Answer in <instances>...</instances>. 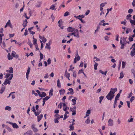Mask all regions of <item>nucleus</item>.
Masks as SVG:
<instances>
[{"mask_svg":"<svg viewBox=\"0 0 135 135\" xmlns=\"http://www.w3.org/2000/svg\"><path fill=\"white\" fill-rule=\"evenodd\" d=\"M6 87L5 86H3L1 87L0 90V94H2L5 90Z\"/></svg>","mask_w":135,"mask_h":135,"instance_id":"nucleus-16","label":"nucleus"},{"mask_svg":"<svg viewBox=\"0 0 135 135\" xmlns=\"http://www.w3.org/2000/svg\"><path fill=\"white\" fill-rule=\"evenodd\" d=\"M11 23V21L10 20H8L7 22L6 23V24L8 26H9Z\"/></svg>","mask_w":135,"mask_h":135,"instance_id":"nucleus-59","label":"nucleus"},{"mask_svg":"<svg viewBox=\"0 0 135 135\" xmlns=\"http://www.w3.org/2000/svg\"><path fill=\"white\" fill-rule=\"evenodd\" d=\"M74 69V67H72V65H71L70 66V68L69 70V71H73V69Z\"/></svg>","mask_w":135,"mask_h":135,"instance_id":"nucleus-49","label":"nucleus"},{"mask_svg":"<svg viewBox=\"0 0 135 135\" xmlns=\"http://www.w3.org/2000/svg\"><path fill=\"white\" fill-rule=\"evenodd\" d=\"M132 95H133V93L132 92H131V93H130L128 95L127 97V98H130L131 97H132Z\"/></svg>","mask_w":135,"mask_h":135,"instance_id":"nucleus-56","label":"nucleus"},{"mask_svg":"<svg viewBox=\"0 0 135 135\" xmlns=\"http://www.w3.org/2000/svg\"><path fill=\"white\" fill-rule=\"evenodd\" d=\"M47 41V40L44 36L42 37V41L44 43L46 42Z\"/></svg>","mask_w":135,"mask_h":135,"instance_id":"nucleus-43","label":"nucleus"},{"mask_svg":"<svg viewBox=\"0 0 135 135\" xmlns=\"http://www.w3.org/2000/svg\"><path fill=\"white\" fill-rule=\"evenodd\" d=\"M70 76V74L69 73L66 74H65V76L67 78H69Z\"/></svg>","mask_w":135,"mask_h":135,"instance_id":"nucleus-54","label":"nucleus"},{"mask_svg":"<svg viewBox=\"0 0 135 135\" xmlns=\"http://www.w3.org/2000/svg\"><path fill=\"white\" fill-rule=\"evenodd\" d=\"M133 12V10L132 9H130L128 11V13H132Z\"/></svg>","mask_w":135,"mask_h":135,"instance_id":"nucleus-58","label":"nucleus"},{"mask_svg":"<svg viewBox=\"0 0 135 135\" xmlns=\"http://www.w3.org/2000/svg\"><path fill=\"white\" fill-rule=\"evenodd\" d=\"M74 17L80 20L82 19L81 18L80 15H79L78 16H76L75 15L74 16Z\"/></svg>","mask_w":135,"mask_h":135,"instance_id":"nucleus-33","label":"nucleus"},{"mask_svg":"<svg viewBox=\"0 0 135 135\" xmlns=\"http://www.w3.org/2000/svg\"><path fill=\"white\" fill-rule=\"evenodd\" d=\"M34 132H38V130L36 127L32 129Z\"/></svg>","mask_w":135,"mask_h":135,"instance_id":"nucleus-55","label":"nucleus"},{"mask_svg":"<svg viewBox=\"0 0 135 135\" xmlns=\"http://www.w3.org/2000/svg\"><path fill=\"white\" fill-rule=\"evenodd\" d=\"M67 31L69 32H75V31H78L77 29H75L74 28L72 27H69L67 29Z\"/></svg>","mask_w":135,"mask_h":135,"instance_id":"nucleus-4","label":"nucleus"},{"mask_svg":"<svg viewBox=\"0 0 135 135\" xmlns=\"http://www.w3.org/2000/svg\"><path fill=\"white\" fill-rule=\"evenodd\" d=\"M68 117V116L67 115V114H65L64 117L63 118V120H64L66 119Z\"/></svg>","mask_w":135,"mask_h":135,"instance_id":"nucleus-64","label":"nucleus"},{"mask_svg":"<svg viewBox=\"0 0 135 135\" xmlns=\"http://www.w3.org/2000/svg\"><path fill=\"white\" fill-rule=\"evenodd\" d=\"M43 117V115L42 114H41L40 115L37 116V121L38 122L40 121Z\"/></svg>","mask_w":135,"mask_h":135,"instance_id":"nucleus-14","label":"nucleus"},{"mask_svg":"<svg viewBox=\"0 0 135 135\" xmlns=\"http://www.w3.org/2000/svg\"><path fill=\"white\" fill-rule=\"evenodd\" d=\"M120 43V44H123L126 45L127 43L126 38H123L122 39H121Z\"/></svg>","mask_w":135,"mask_h":135,"instance_id":"nucleus-7","label":"nucleus"},{"mask_svg":"<svg viewBox=\"0 0 135 135\" xmlns=\"http://www.w3.org/2000/svg\"><path fill=\"white\" fill-rule=\"evenodd\" d=\"M135 48H134L131 51V55L132 57L133 56L135 55Z\"/></svg>","mask_w":135,"mask_h":135,"instance_id":"nucleus-13","label":"nucleus"},{"mask_svg":"<svg viewBox=\"0 0 135 135\" xmlns=\"http://www.w3.org/2000/svg\"><path fill=\"white\" fill-rule=\"evenodd\" d=\"M126 62H125L123 61L122 63V68L123 69L125 67Z\"/></svg>","mask_w":135,"mask_h":135,"instance_id":"nucleus-29","label":"nucleus"},{"mask_svg":"<svg viewBox=\"0 0 135 135\" xmlns=\"http://www.w3.org/2000/svg\"><path fill=\"white\" fill-rule=\"evenodd\" d=\"M68 90L70 91V94L71 95H73L74 93V91L72 88H69Z\"/></svg>","mask_w":135,"mask_h":135,"instance_id":"nucleus-25","label":"nucleus"},{"mask_svg":"<svg viewBox=\"0 0 135 135\" xmlns=\"http://www.w3.org/2000/svg\"><path fill=\"white\" fill-rule=\"evenodd\" d=\"M60 119L59 117H58L57 118L55 119H54L55 123H59V122L58 120V119Z\"/></svg>","mask_w":135,"mask_h":135,"instance_id":"nucleus-46","label":"nucleus"},{"mask_svg":"<svg viewBox=\"0 0 135 135\" xmlns=\"http://www.w3.org/2000/svg\"><path fill=\"white\" fill-rule=\"evenodd\" d=\"M32 134L33 132L31 130H30L24 133L23 135H32Z\"/></svg>","mask_w":135,"mask_h":135,"instance_id":"nucleus-8","label":"nucleus"},{"mask_svg":"<svg viewBox=\"0 0 135 135\" xmlns=\"http://www.w3.org/2000/svg\"><path fill=\"white\" fill-rule=\"evenodd\" d=\"M133 118H131L129 119H128L127 121L128 122H129V123L132 122L133 121Z\"/></svg>","mask_w":135,"mask_h":135,"instance_id":"nucleus-53","label":"nucleus"},{"mask_svg":"<svg viewBox=\"0 0 135 135\" xmlns=\"http://www.w3.org/2000/svg\"><path fill=\"white\" fill-rule=\"evenodd\" d=\"M94 62H95V64L94 65V69L95 70H97V67L98 65V64L97 63L95 62V61H94Z\"/></svg>","mask_w":135,"mask_h":135,"instance_id":"nucleus-26","label":"nucleus"},{"mask_svg":"<svg viewBox=\"0 0 135 135\" xmlns=\"http://www.w3.org/2000/svg\"><path fill=\"white\" fill-rule=\"evenodd\" d=\"M106 3H102L100 4V7H104L105 6V4H106Z\"/></svg>","mask_w":135,"mask_h":135,"instance_id":"nucleus-60","label":"nucleus"},{"mask_svg":"<svg viewBox=\"0 0 135 135\" xmlns=\"http://www.w3.org/2000/svg\"><path fill=\"white\" fill-rule=\"evenodd\" d=\"M41 2H37L36 5V6L37 7H39L41 6Z\"/></svg>","mask_w":135,"mask_h":135,"instance_id":"nucleus-24","label":"nucleus"},{"mask_svg":"<svg viewBox=\"0 0 135 135\" xmlns=\"http://www.w3.org/2000/svg\"><path fill=\"white\" fill-rule=\"evenodd\" d=\"M46 95V93L44 92H41V95H40V97L41 98L45 97Z\"/></svg>","mask_w":135,"mask_h":135,"instance_id":"nucleus-18","label":"nucleus"},{"mask_svg":"<svg viewBox=\"0 0 135 135\" xmlns=\"http://www.w3.org/2000/svg\"><path fill=\"white\" fill-rule=\"evenodd\" d=\"M13 77V74H10L8 73L6 74V75L4 77L5 79L3 83L4 84L6 85L7 84H10L11 83V80Z\"/></svg>","mask_w":135,"mask_h":135,"instance_id":"nucleus-1","label":"nucleus"},{"mask_svg":"<svg viewBox=\"0 0 135 135\" xmlns=\"http://www.w3.org/2000/svg\"><path fill=\"white\" fill-rule=\"evenodd\" d=\"M105 22V21L103 20L100 21L99 23V25H103V23Z\"/></svg>","mask_w":135,"mask_h":135,"instance_id":"nucleus-37","label":"nucleus"},{"mask_svg":"<svg viewBox=\"0 0 135 135\" xmlns=\"http://www.w3.org/2000/svg\"><path fill=\"white\" fill-rule=\"evenodd\" d=\"M117 90V88L111 89L110 91L106 96L108 100H111L114 96V94L115 92Z\"/></svg>","mask_w":135,"mask_h":135,"instance_id":"nucleus-2","label":"nucleus"},{"mask_svg":"<svg viewBox=\"0 0 135 135\" xmlns=\"http://www.w3.org/2000/svg\"><path fill=\"white\" fill-rule=\"evenodd\" d=\"M69 15V13L67 11L65 13L64 15V16L65 17H66L67 16Z\"/></svg>","mask_w":135,"mask_h":135,"instance_id":"nucleus-51","label":"nucleus"},{"mask_svg":"<svg viewBox=\"0 0 135 135\" xmlns=\"http://www.w3.org/2000/svg\"><path fill=\"white\" fill-rule=\"evenodd\" d=\"M5 109L6 110H8V111H10L11 110V107L9 106H7L5 107Z\"/></svg>","mask_w":135,"mask_h":135,"instance_id":"nucleus-22","label":"nucleus"},{"mask_svg":"<svg viewBox=\"0 0 135 135\" xmlns=\"http://www.w3.org/2000/svg\"><path fill=\"white\" fill-rule=\"evenodd\" d=\"M131 71L133 74L134 77L135 79V69H132L131 70Z\"/></svg>","mask_w":135,"mask_h":135,"instance_id":"nucleus-42","label":"nucleus"},{"mask_svg":"<svg viewBox=\"0 0 135 135\" xmlns=\"http://www.w3.org/2000/svg\"><path fill=\"white\" fill-rule=\"evenodd\" d=\"M30 68L29 66L28 67V68L27 71V72L26 73V74L29 75L30 73Z\"/></svg>","mask_w":135,"mask_h":135,"instance_id":"nucleus-39","label":"nucleus"},{"mask_svg":"<svg viewBox=\"0 0 135 135\" xmlns=\"http://www.w3.org/2000/svg\"><path fill=\"white\" fill-rule=\"evenodd\" d=\"M90 121V120L89 119V118L88 117V119L86 120V121H85V123L87 124H89V123Z\"/></svg>","mask_w":135,"mask_h":135,"instance_id":"nucleus-38","label":"nucleus"},{"mask_svg":"<svg viewBox=\"0 0 135 135\" xmlns=\"http://www.w3.org/2000/svg\"><path fill=\"white\" fill-rule=\"evenodd\" d=\"M130 22L132 26L135 25V20H130Z\"/></svg>","mask_w":135,"mask_h":135,"instance_id":"nucleus-27","label":"nucleus"},{"mask_svg":"<svg viewBox=\"0 0 135 135\" xmlns=\"http://www.w3.org/2000/svg\"><path fill=\"white\" fill-rule=\"evenodd\" d=\"M90 11L89 10H87L85 13V15L86 16L88 15L89 13L90 12Z\"/></svg>","mask_w":135,"mask_h":135,"instance_id":"nucleus-61","label":"nucleus"},{"mask_svg":"<svg viewBox=\"0 0 135 135\" xmlns=\"http://www.w3.org/2000/svg\"><path fill=\"white\" fill-rule=\"evenodd\" d=\"M28 31L27 29L25 30V32L24 33V35L25 36H26L28 34Z\"/></svg>","mask_w":135,"mask_h":135,"instance_id":"nucleus-48","label":"nucleus"},{"mask_svg":"<svg viewBox=\"0 0 135 135\" xmlns=\"http://www.w3.org/2000/svg\"><path fill=\"white\" fill-rule=\"evenodd\" d=\"M123 103L122 101L120 102L119 105H118V107L120 108L122 107V105L123 104Z\"/></svg>","mask_w":135,"mask_h":135,"instance_id":"nucleus-47","label":"nucleus"},{"mask_svg":"<svg viewBox=\"0 0 135 135\" xmlns=\"http://www.w3.org/2000/svg\"><path fill=\"white\" fill-rule=\"evenodd\" d=\"M134 96H132L130 99V102H132L134 100Z\"/></svg>","mask_w":135,"mask_h":135,"instance_id":"nucleus-57","label":"nucleus"},{"mask_svg":"<svg viewBox=\"0 0 135 135\" xmlns=\"http://www.w3.org/2000/svg\"><path fill=\"white\" fill-rule=\"evenodd\" d=\"M108 125L109 126H112L113 125V121L111 119H109L108 121Z\"/></svg>","mask_w":135,"mask_h":135,"instance_id":"nucleus-11","label":"nucleus"},{"mask_svg":"<svg viewBox=\"0 0 135 135\" xmlns=\"http://www.w3.org/2000/svg\"><path fill=\"white\" fill-rule=\"evenodd\" d=\"M69 131H73L74 130V125H73L70 124L69 126Z\"/></svg>","mask_w":135,"mask_h":135,"instance_id":"nucleus-20","label":"nucleus"},{"mask_svg":"<svg viewBox=\"0 0 135 135\" xmlns=\"http://www.w3.org/2000/svg\"><path fill=\"white\" fill-rule=\"evenodd\" d=\"M62 22V20H60L58 21V23L59 24V27H61V26Z\"/></svg>","mask_w":135,"mask_h":135,"instance_id":"nucleus-34","label":"nucleus"},{"mask_svg":"<svg viewBox=\"0 0 135 135\" xmlns=\"http://www.w3.org/2000/svg\"><path fill=\"white\" fill-rule=\"evenodd\" d=\"M120 95V94L119 93H118L115 97V99L118 100L119 97Z\"/></svg>","mask_w":135,"mask_h":135,"instance_id":"nucleus-44","label":"nucleus"},{"mask_svg":"<svg viewBox=\"0 0 135 135\" xmlns=\"http://www.w3.org/2000/svg\"><path fill=\"white\" fill-rule=\"evenodd\" d=\"M99 72L100 73L102 74H103V75L104 74L105 75L107 73V71H106L105 72H104L102 70H100L99 71Z\"/></svg>","mask_w":135,"mask_h":135,"instance_id":"nucleus-31","label":"nucleus"},{"mask_svg":"<svg viewBox=\"0 0 135 135\" xmlns=\"http://www.w3.org/2000/svg\"><path fill=\"white\" fill-rule=\"evenodd\" d=\"M33 44L34 45H36L37 44V40L36 38H34L33 36Z\"/></svg>","mask_w":135,"mask_h":135,"instance_id":"nucleus-28","label":"nucleus"},{"mask_svg":"<svg viewBox=\"0 0 135 135\" xmlns=\"http://www.w3.org/2000/svg\"><path fill=\"white\" fill-rule=\"evenodd\" d=\"M83 69H81L79 70L78 72V74H80L81 73H83Z\"/></svg>","mask_w":135,"mask_h":135,"instance_id":"nucleus-50","label":"nucleus"},{"mask_svg":"<svg viewBox=\"0 0 135 135\" xmlns=\"http://www.w3.org/2000/svg\"><path fill=\"white\" fill-rule=\"evenodd\" d=\"M27 23V20H25L24 21L22 25L24 28L26 26Z\"/></svg>","mask_w":135,"mask_h":135,"instance_id":"nucleus-17","label":"nucleus"},{"mask_svg":"<svg viewBox=\"0 0 135 135\" xmlns=\"http://www.w3.org/2000/svg\"><path fill=\"white\" fill-rule=\"evenodd\" d=\"M28 44L30 45V47L32 48V44L31 42V41L29 40L28 42Z\"/></svg>","mask_w":135,"mask_h":135,"instance_id":"nucleus-41","label":"nucleus"},{"mask_svg":"<svg viewBox=\"0 0 135 135\" xmlns=\"http://www.w3.org/2000/svg\"><path fill=\"white\" fill-rule=\"evenodd\" d=\"M76 107H74L73 108H70V111L71 112L72 115H75L76 114Z\"/></svg>","mask_w":135,"mask_h":135,"instance_id":"nucleus-3","label":"nucleus"},{"mask_svg":"<svg viewBox=\"0 0 135 135\" xmlns=\"http://www.w3.org/2000/svg\"><path fill=\"white\" fill-rule=\"evenodd\" d=\"M74 36L75 37H76L78 38L79 37V35L78 33V31H75V32H74Z\"/></svg>","mask_w":135,"mask_h":135,"instance_id":"nucleus-10","label":"nucleus"},{"mask_svg":"<svg viewBox=\"0 0 135 135\" xmlns=\"http://www.w3.org/2000/svg\"><path fill=\"white\" fill-rule=\"evenodd\" d=\"M9 69L7 70H6V72L7 73H9V74H12L13 72V68L12 67H9Z\"/></svg>","mask_w":135,"mask_h":135,"instance_id":"nucleus-6","label":"nucleus"},{"mask_svg":"<svg viewBox=\"0 0 135 135\" xmlns=\"http://www.w3.org/2000/svg\"><path fill=\"white\" fill-rule=\"evenodd\" d=\"M77 100V98L76 97H75L74 99H72V101L73 103L72 104L73 105H75L76 104V100Z\"/></svg>","mask_w":135,"mask_h":135,"instance_id":"nucleus-19","label":"nucleus"},{"mask_svg":"<svg viewBox=\"0 0 135 135\" xmlns=\"http://www.w3.org/2000/svg\"><path fill=\"white\" fill-rule=\"evenodd\" d=\"M104 98V97L103 96H101L99 97V102L100 104H101V102H102V101L103 99V98Z\"/></svg>","mask_w":135,"mask_h":135,"instance_id":"nucleus-30","label":"nucleus"},{"mask_svg":"<svg viewBox=\"0 0 135 135\" xmlns=\"http://www.w3.org/2000/svg\"><path fill=\"white\" fill-rule=\"evenodd\" d=\"M131 16L132 15L130 14L127 15V19H130L131 18Z\"/></svg>","mask_w":135,"mask_h":135,"instance_id":"nucleus-52","label":"nucleus"},{"mask_svg":"<svg viewBox=\"0 0 135 135\" xmlns=\"http://www.w3.org/2000/svg\"><path fill=\"white\" fill-rule=\"evenodd\" d=\"M124 77V75L123 74L122 72H121L120 74V77L119 78L120 79H122Z\"/></svg>","mask_w":135,"mask_h":135,"instance_id":"nucleus-35","label":"nucleus"},{"mask_svg":"<svg viewBox=\"0 0 135 135\" xmlns=\"http://www.w3.org/2000/svg\"><path fill=\"white\" fill-rule=\"evenodd\" d=\"M50 41H49V42L48 43H46L45 46L46 49H50V45L51 44L50 43Z\"/></svg>","mask_w":135,"mask_h":135,"instance_id":"nucleus-12","label":"nucleus"},{"mask_svg":"<svg viewBox=\"0 0 135 135\" xmlns=\"http://www.w3.org/2000/svg\"><path fill=\"white\" fill-rule=\"evenodd\" d=\"M8 58L9 60L12 59L11 58V56L9 53H8Z\"/></svg>","mask_w":135,"mask_h":135,"instance_id":"nucleus-62","label":"nucleus"},{"mask_svg":"<svg viewBox=\"0 0 135 135\" xmlns=\"http://www.w3.org/2000/svg\"><path fill=\"white\" fill-rule=\"evenodd\" d=\"M41 112V111H39V112H37V113L36 112V111L35 112H34L35 116H37V115H38Z\"/></svg>","mask_w":135,"mask_h":135,"instance_id":"nucleus-45","label":"nucleus"},{"mask_svg":"<svg viewBox=\"0 0 135 135\" xmlns=\"http://www.w3.org/2000/svg\"><path fill=\"white\" fill-rule=\"evenodd\" d=\"M7 123H8L9 124L12 125L13 128H18V126L17 124L15 123H12L10 122H7Z\"/></svg>","mask_w":135,"mask_h":135,"instance_id":"nucleus-5","label":"nucleus"},{"mask_svg":"<svg viewBox=\"0 0 135 135\" xmlns=\"http://www.w3.org/2000/svg\"><path fill=\"white\" fill-rule=\"evenodd\" d=\"M55 6L54 5H51L50 8V9H51L52 10H56V9H55Z\"/></svg>","mask_w":135,"mask_h":135,"instance_id":"nucleus-36","label":"nucleus"},{"mask_svg":"<svg viewBox=\"0 0 135 135\" xmlns=\"http://www.w3.org/2000/svg\"><path fill=\"white\" fill-rule=\"evenodd\" d=\"M109 37L108 36H105L104 37V39L105 40H107V41H108L109 40Z\"/></svg>","mask_w":135,"mask_h":135,"instance_id":"nucleus-63","label":"nucleus"},{"mask_svg":"<svg viewBox=\"0 0 135 135\" xmlns=\"http://www.w3.org/2000/svg\"><path fill=\"white\" fill-rule=\"evenodd\" d=\"M40 61L41 60H42L43 59V54L41 52L40 53Z\"/></svg>","mask_w":135,"mask_h":135,"instance_id":"nucleus-40","label":"nucleus"},{"mask_svg":"<svg viewBox=\"0 0 135 135\" xmlns=\"http://www.w3.org/2000/svg\"><path fill=\"white\" fill-rule=\"evenodd\" d=\"M57 87L59 88H60L61 86V83L59 79H58L57 80Z\"/></svg>","mask_w":135,"mask_h":135,"instance_id":"nucleus-21","label":"nucleus"},{"mask_svg":"<svg viewBox=\"0 0 135 135\" xmlns=\"http://www.w3.org/2000/svg\"><path fill=\"white\" fill-rule=\"evenodd\" d=\"M80 57L79 56H75L74 60V64L76 63L77 61H79L80 60Z\"/></svg>","mask_w":135,"mask_h":135,"instance_id":"nucleus-9","label":"nucleus"},{"mask_svg":"<svg viewBox=\"0 0 135 135\" xmlns=\"http://www.w3.org/2000/svg\"><path fill=\"white\" fill-rule=\"evenodd\" d=\"M65 92V90L64 89H62L59 90V93L60 95L64 94Z\"/></svg>","mask_w":135,"mask_h":135,"instance_id":"nucleus-15","label":"nucleus"},{"mask_svg":"<svg viewBox=\"0 0 135 135\" xmlns=\"http://www.w3.org/2000/svg\"><path fill=\"white\" fill-rule=\"evenodd\" d=\"M50 98V96H47L43 98V100H44L46 101L48 100Z\"/></svg>","mask_w":135,"mask_h":135,"instance_id":"nucleus-23","label":"nucleus"},{"mask_svg":"<svg viewBox=\"0 0 135 135\" xmlns=\"http://www.w3.org/2000/svg\"><path fill=\"white\" fill-rule=\"evenodd\" d=\"M16 54V53L15 51H12V53L11 54V59H12L15 56Z\"/></svg>","mask_w":135,"mask_h":135,"instance_id":"nucleus-32","label":"nucleus"}]
</instances>
